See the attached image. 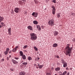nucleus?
Returning a JSON list of instances; mask_svg holds the SVG:
<instances>
[{
    "label": "nucleus",
    "instance_id": "nucleus-1",
    "mask_svg": "<svg viewBox=\"0 0 75 75\" xmlns=\"http://www.w3.org/2000/svg\"><path fill=\"white\" fill-rule=\"evenodd\" d=\"M72 49V47H70L69 46V45H68L66 47V55H69V57H70L71 55V51Z\"/></svg>",
    "mask_w": 75,
    "mask_h": 75
},
{
    "label": "nucleus",
    "instance_id": "nucleus-2",
    "mask_svg": "<svg viewBox=\"0 0 75 75\" xmlns=\"http://www.w3.org/2000/svg\"><path fill=\"white\" fill-rule=\"evenodd\" d=\"M30 39L31 40H36L37 39V36L34 33H32L30 34Z\"/></svg>",
    "mask_w": 75,
    "mask_h": 75
},
{
    "label": "nucleus",
    "instance_id": "nucleus-3",
    "mask_svg": "<svg viewBox=\"0 0 75 75\" xmlns=\"http://www.w3.org/2000/svg\"><path fill=\"white\" fill-rule=\"evenodd\" d=\"M48 24L49 25H54V20L51 19L48 22Z\"/></svg>",
    "mask_w": 75,
    "mask_h": 75
},
{
    "label": "nucleus",
    "instance_id": "nucleus-4",
    "mask_svg": "<svg viewBox=\"0 0 75 75\" xmlns=\"http://www.w3.org/2000/svg\"><path fill=\"white\" fill-rule=\"evenodd\" d=\"M52 14H55V11H56V9L55 7V6H52Z\"/></svg>",
    "mask_w": 75,
    "mask_h": 75
},
{
    "label": "nucleus",
    "instance_id": "nucleus-5",
    "mask_svg": "<svg viewBox=\"0 0 75 75\" xmlns=\"http://www.w3.org/2000/svg\"><path fill=\"white\" fill-rule=\"evenodd\" d=\"M14 11L16 13H18L19 12V8H15L14 9Z\"/></svg>",
    "mask_w": 75,
    "mask_h": 75
},
{
    "label": "nucleus",
    "instance_id": "nucleus-6",
    "mask_svg": "<svg viewBox=\"0 0 75 75\" xmlns=\"http://www.w3.org/2000/svg\"><path fill=\"white\" fill-rule=\"evenodd\" d=\"M8 34L9 35H11V28H8Z\"/></svg>",
    "mask_w": 75,
    "mask_h": 75
},
{
    "label": "nucleus",
    "instance_id": "nucleus-7",
    "mask_svg": "<svg viewBox=\"0 0 75 75\" xmlns=\"http://www.w3.org/2000/svg\"><path fill=\"white\" fill-rule=\"evenodd\" d=\"M36 27L38 29L39 31H41V27H40V25H36Z\"/></svg>",
    "mask_w": 75,
    "mask_h": 75
},
{
    "label": "nucleus",
    "instance_id": "nucleus-8",
    "mask_svg": "<svg viewBox=\"0 0 75 75\" xmlns=\"http://www.w3.org/2000/svg\"><path fill=\"white\" fill-rule=\"evenodd\" d=\"M18 46L16 47L14 49H13L12 50L13 52H16V51H17V48H18Z\"/></svg>",
    "mask_w": 75,
    "mask_h": 75
},
{
    "label": "nucleus",
    "instance_id": "nucleus-9",
    "mask_svg": "<svg viewBox=\"0 0 75 75\" xmlns=\"http://www.w3.org/2000/svg\"><path fill=\"white\" fill-rule=\"evenodd\" d=\"M28 28L29 30H33V27L31 26H29L27 27Z\"/></svg>",
    "mask_w": 75,
    "mask_h": 75
},
{
    "label": "nucleus",
    "instance_id": "nucleus-10",
    "mask_svg": "<svg viewBox=\"0 0 75 75\" xmlns=\"http://www.w3.org/2000/svg\"><path fill=\"white\" fill-rule=\"evenodd\" d=\"M54 36H56L57 35H58V32L57 31H55L54 32Z\"/></svg>",
    "mask_w": 75,
    "mask_h": 75
},
{
    "label": "nucleus",
    "instance_id": "nucleus-11",
    "mask_svg": "<svg viewBox=\"0 0 75 75\" xmlns=\"http://www.w3.org/2000/svg\"><path fill=\"white\" fill-rule=\"evenodd\" d=\"M67 67V62H65L63 64V67L64 68H66Z\"/></svg>",
    "mask_w": 75,
    "mask_h": 75
},
{
    "label": "nucleus",
    "instance_id": "nucleus-12",
    "mask_svg": "<svg viewBox=\"0 0 75 75\" xmlns=\"http://www.w3.org/2000/svg\"><path fill=\"white\" fill-rule=\"evenodd\" d=\"M25 72L24 71H21L20 72V74L21 75H24L25 74Z\"/></svg>",
    "mask_w": 75,
    "mask_h": 75
},
{
    "label": "nucleus",
    "instance_id": "nucleus-13",
    "mask_svg": "<svg viewBox=\"0 0 75 75\" xmlns=\"http://www.w3.org/2000/svg\"><path fill=\"white\" fill-rule=\"evenodd\" d=\"M60 69V68L58 67H57L56 68H55V71H59Z\"/></svg>",
    "mask_w": 75,
    "mask_h": 75
},
{
    "label": "nucleus",
    "instance_id": "nucleus-14",
    "mask_svg": "<svg viewBox=\"0 0 75 75\" xmlns=\"http://www.w3.org/2000/svg\"><path fill=\"white\" fill-rule=\"evenodd\" d=\"M58 46V44L57 43H54L53 45V47H57Z\"/></svg>",
    "mask_w": 75,
    "mask_h": 75
},
{
    "label": "nucleus",
    "instance_id": "nucleus-15",
    "mask_svg": "<svg viewBox=\"0 0 75 75\" xmlns=\"http://www.w3.org/2000/svg\"><path fill=\"white\" fill-rule=\"evenodd\" d=\"M12 61L13 64H16V63H17V61H16L14 59H12Z\"/></svg>",
    "mask_w": 75,
    "mask_h": 75
},
{
    "label": "nucleus",
    "instance_id": "nucleus-16",
    "mask_svg": "<svg viewBox=\"0 0 75 75\" xmlns=\"http://www.w3.org/2000/svg\"><path fill=\"white\" fill-rule=\"evenodd\" d=\"M22 58L23 59H26V57H25V55H23V56H22Z\"/></svg>",
    "mask_w": 75,
    "mask_h": 75
},
{
    "label": "nucleus",
    "instance_id": "nucleus-17",
    "mask_svg": "<svg viewBox=\"0 0 75 75\" xmlns=\"http://www.w3.org/2000/svg\"><path fill=\"white\" fill-rule=\"evenodd\" d=\"M33 23L34 24H36V25H37V24H38V22L36 21H34L33 22Z\"/></svg>",
    "mask_w": 75,
    "mask_h": 75
},
{
    "label": "nucleus",
    "instance_id": "nucleus-18",
    "mask_svg": "<svg viewBox=\"0 0 75 75\" xmlns=\"http://www.w3.org/2000/svg\"><path fill=\"white\" fill-rule=\"evenodd\" d=\"M3 20V18L0 16V22H1Z\"/></svg>",
    "mask_w": 75,
    "mask_h": 75
},
{
    "label": "nucleus",
    "instance_id": "nucleus-19",
    "mask_svg": "<svg viewBox=\"0 0 75 75\" xmlns=\"http://www.w3.org/2000/svg\"><path fill=\"white\" fill-rule=\"evenodd\" d=\"M37 16H38V13L37 12L35 13V15L34 16V17L35 18V17H37Z\"/></svg>",
    "mask_w": 75,
    "mask_h": 75
},
{
    "label": "nucleus",
    "instance_id": "nucleus-20",
    "mask_svg": "<svg viewBox=\"0 0 75 75\" xmlns=\"http://www.w3.org/2000/svg\"><path fill=\"white\" fill-rule=\"evenodd\" d=\"M61 63H62L63 64H64V63L65 62V61H64V59H62L61 61Z\"/></svg>",
    "mask_w": 75,
    "mask_h": 75
},
{
    "label": "nucleus",
    "instance_id": "nucleus-21",
    "mask_svg": "<svg viewBox=\"0 0 75 75\" xmlns=\"http://www.w3.org/2000/svg\"><path fill=\"white\" fill-rule=\"evenodd\" d=\"M38 66H39L40 69H41V68H42V67H43V66H44V65H38Z\"/></svg>",
    "mask_w": 75,
    "mask_h": 75
},
{
    "label": "nucleus",
    "instance_id": "nucleus-22",
    "mask_svg": "<svg viewBox=\"0 0 75 75\" xmlns=\"http://www.w3.org/2000/svg\"><path fill=\"white\" fill-rule=\"evenodd\" d=\"M28 58L29 61H30V60H32V58H31V57L30 56H28Z\"/></svg>",
    "mask_w": 75,
    "mask_h": 75
},
{
    "label": "nucleus",
    "instance_id": "nucleus-23",
    "mask_svg": "<svg viewBox=\"0 0 75 75\" xmlns=\"http://www.w3.org/2000/svg\"><path fill=\"white\" fill-rule=\"evenodd\" d=\"M20 53L21 54V56H23V53L22 51H20Z\"/></svg>",
    "mask_w": 75,
    "mask_h": 75
},
{
    "label": "nucleus",
    "instance_id": "nucleus-24",
    "mask_svg": "<svg viewBox=\"0 0 75 75\" xmlns=\"http://www.w3.org/2000/svg\"><path fill=\"white\" fill-rule=\"evenodd\" d=\"M67 71H65L63 73V75H65L66 74H67Z\"/></svg>",
    "mask_w": 75,
    "mask_h": 75
},
{
    "label": "nucleus",
    "instance_id": "nucleus-25",
    "mask_svg": "<svg viewBox=\"0 0 75 75\" xmlns=\"http://www.w3.org/2000/svg\"><path fill=\"white\" fill-rule=\"evenodd\" d=\"M8 52H7V51H5L4 52V53L5 55H7L8 54Z\"/></svg>",
    "mask_w": 75,
    "mask_h": 75
},
{
    "label": "nucleus",
    "instance_id": "nucleus-26",
    "mask_svg": "<svg viewBox=\"0 0 75 75\" xmlns=\"http://www.w3.org/2000/svg\"><path fill=\"white\" fill-rule=\"evenodd\" d=\"M28 47V46L27 45H25L24 46L23 48H24V49H25L26 48H27Z\"/></svg>",
    "mask_w": 75,
    "mask_h": 75
},
{
    "label": "nucleus",
    "instance_id": "nucleus-27",
    "mask_svg": "<svg viewBox=\"0 0 75 75\" xmlns=\"http://www.w3.org/2000/svg\"><path fill=\"white\" fill-rule=\"evenodd\" d=\"M34 49H35V50H36V51H38V48H37V47H36L35 46L34 47Z\"/></svg>",
    "mask_w": 75,
    "mask_h": 75
},
{
    "label": "nucleus",
    "instance_id": "nucleus-28",
    "mask_svg": "<svg viewBox=\"0 0 75 75\" xmlns=\"http://www.w3.org/2000/svg\"><path fill=\"white\" fill-rule=\"evenodd\" d=\"M6 51H7V52H8V51H9V50H10L9 49V48H6Z\"/></svg>",
    "mask_w": 75,
    "mask_h": 75
},
{
    "label": "nucleus",
    "instance_id": "nucleus-29",
    "mask_svg": "<svg viewBox=\"0 0 75 75\" xmlns=\"http://www.w3.org/2000/svg\"><path fill=\"white\" fill-rule=\"evenodd\" d=\"M23 65H26L27 64V62H23L22 63Z\"/></svg>",
    "mask_w": 75,
    "mask_h": 75
},
{
    "label": "nucleus",
    "instance_id": "nucleus-30",
    "mask_svg": "<svg viewBox=\"0 0 75 75\" xmlns=\"http://www.w3.org/2000/svg\"><path fill=\"white\" fill-rule=\"evenodd\" d=\"M71 14L72 16H74L75 15V13H71Z\"/></svg>",
    "mask_w": 75,
    "mask_h": 75
},
{
    "label": "nucleus",
    "instance_id": "nucleus-31",
    "mask_svg": "<svg viewBox=\"0 0 75 75\" xmlns=\"http://www.w3.org/2000/svg\"><path fill=\"white\" fill-rule=\"evenodd\" d=\"M57 17L58 18H59V17H60V15H59V14H57Z\"/></svg>",
    "mask_w": 75,
    "mask_h": 75
},
{
    "label": "nucleus",
    "instance_id": "nucleus-32",
    "mask_svg": "<svg viewBox=\"0 0 75 75\" xmlns=\"http://www.w3.org/2000/svg\"><path fill=\"white\" fill-rule=\"evenodd\" d=\"M46 74V75H51V74L50 73H47Z\"/></svg>",
    "mask_w": 75,
    "mask_h": 75
},
{
    "label": "nucleus",
    "instance_id": "nucleus-33",
    "mask_svg": "<svg viewBox=\"0 0 75 75\" xmlns=\"http://www.w3.org/2000/svg\"><path fill=\"white\" fill-rule=\"evenodd\" d=\"M52 2L54 3H56V0H53Z\"/></svg>",
    "mask_w": 75,
    "mask_h": 75
},
{
    "label": "nucleus",
    "instance_id": "nucleus-34",
    "mask_svg": "<svg viewBox=\"0 0 75 75\" xmlns=\"http://www.w3.org/2000/svg\"><path fill=\"white\" fill-rule=\"evenodd\" d=\"M35 12H33V13L32 14V16H34H34H35Z\"/></svg>",
    "mask_w": 75,
    "mask_h": 75
},
{
    "label": "nucleus",
    "instance_id": "nucleus-35",
    "mask_svg": "<svg viewBox=\"0 0 75 75\" xmlns=\"http://www.w3.org/2000/svg\"><path fill=\"white\" fill-rule=\"evenodd\" d=\"M13 13H14V11H13V10H12L11 11V13H12V14H13Z\"/></svg>",
    "mask_w": 75,
    "mask_h": 75
},
{
    "label": "nucleus",
    "instance_id": "nucleus-36",
    "mask_svg": "<svg viewBox=\"0 0 75 75\" xmlns=\"http://www.w3.org/2000/svg\"><path fill=\"white\" fill-rule=\"evenodd\" d=\"M41 27L42 28V29H43V28H44V26H41Z\"/></svg>",
    "mask_w": 75,
    "mask_h": 75
},
{
    "label": "nucleus",
    "instance_id": "nucleus-37",
    "mask_svg": "<svg viewBox=\"0 0 75 75\" xmlns=\"http://www.w3.org/2000/svg\"><path fill=\"white\" fill-rule=\"evenodd\" d=\"M67 75H69V72H68L67 73Z\"/></svg>",
    "mask_w": 75,
    "mask_h": 75
},
{
    "label": "nucleus",
    "instance_id": "nucleus-38",
    "mask_svg": "<svg viewBox=\"0 0 75 75\" xmlns=\"http://www.w3.org/2000/svg\"><path fill=\"white\" fill-rule=\"evenodd\" d=\"M4 59H1V61H4Z\"/></svg>",
    "mask_w": 75,
    "mask_h": 75
},
{
    "label": "nucleus",
    "instance_id": "nucleus-39",
    "mask_svg": "<svg viewBox=\"0 0 75 75\" xmlns=\"http://www.w3.org/2000/svg\"><path fill=\"white\" fill-rule=\"evenodd\" d=\"M62 73L61 71H59V74H62Z\"/></svg>",
    "mask_w": 75,
    "mask_h": 75
},
{
    "label": "nucleus",
    "instance_id": "nucleus-40",
    "mask_svg": "<svg viewBox=\"0 0 75 75\" xmlns=\"http://www.w3.org/2000/svg\"><path fill=\"white\" fill-rule=\"evenodd\" d=\"M1 25H3V24H4V23H1Z\"/></svg>",
    "mask_w": 75,
    "mask_h": 75
},
{
    "label": "nucleus",
    "instance_id": "nucleus-41",
    "mask_svg": "<svg viewBox=\"0 0 75 75\" xmlns=\"http://www.w3.org/2000/svg\"><path fill=\"white\" fill-rule=\"evenodd\" d=\"M11 50H10L9 52V54H10L11 53Z\"/></svg>",
    "mask_w": 75,
    "mask_h": 75
},
{
    "label": "nucleus",
    "instance_id": "nucleus-42",
    "mask_svg": "<svg viewBox=\"0 0 75 75\" xmlns=\"http://www.w3.org/2000/svg\"><path fill=\"white\" fill-rule=\"evenodd\" d=\"M57 58H59V57L58 56H57L56 57Z\"/></svg>",
    "mask_w": 75,
    "mask_h": 75
},
{
    "label": "nucleus",
    "instance_id": "nucleus-43",
    "mask_svg": "<svg viewBox=\"0 0 75 75\" xmlns=\"http://www.w3.org/2000/svg\"><path fill=\"white\" fill-rule=\"evenodd\" d=\"M24 14H27V12H25Z\"/></svg>",
    "mask_w": 75,
    "mask_h": 75
},
{
    "label": "nucleus",
    "instance_id": "nucleus-44",
    "mask_svg": "<svg viewBox=\"0 0 75 75\" xmlns=\"http://www.w3.org/2000/svg\"><path fill=\"white\" fill-rule=\"evenodd\" d=\"M24 2H25V0H22Z\"/></svg>",
    "mask_w": 75,
    "mask_h": 75
},
{
    "label": "nucleus",
    "instance_id": "nucleus-45",
    "mask_svg": "<svg viewBox=\"0 0 75 75\" xmlns=\"http://www.w3.org/2000/svg\"><path fill=\"white\" fill-rule=\"evenodd\" d=\"M52 70H54V68L53 67H52Z\"/></svg>",
    "mask_w": 75,
    "mask_h": 75
},
{
    "label": "nucleus",
    "instance_id": "nucleus-46",
    "mask_svg": "<svg viewBox=\"0 0 75 75\" xmlns=\"http://www.w3.org/2000/svg\"><path fill=\"white\" fill-rule=\"evenodd\" d=\"M6 59H7V60H8V57H7Z\"/></svg>",
    "mask_w": 75,
    "mask_h": 75
},
{
    "label": "nucleus",
    "instance_id": "nucleus-47",
    "mask_svg": "<svg viewBox=\"0 0 75 75\" xmlns=\"http://www.w3.org/2000/svg\"><path fill=\"white\" fill-rule=\"evenodd\" d=\"M2 56H1V54H0V57H1Z\"/></svg>",
    "mask_w": 75,
    "mask_h": 75
},
{
    "label": "nucleus",
    "instance_id": "nucleus-48",
    "mask_svg": "<svg viewBox=\"0 0 75 75\" xmlns=\"http://www.w3.org/2000/svg\"><path fill=\"white\" fill-rule=\"evenodd\" d=\"M15 59H18V58H15Z\"/></svg>",
    "mask_w": 75,
    "mask_h": 75
},
{
    "label": "nucleus",
    "instance_id": "nucleus-49",
    "mask_svg": "<svg viewBox=\"0 0 75 75\" xmlns=\"http://www.w3.org/2000/svg\"><path fill=\"white\" fill-rule=\"evenodd\" d=\"M11 71H13V69H11Z\"/></svg>",
    "mask_w": 75,
    "mask_h": 75
},
{
    "label": "nucleus",
    "instance_id": "nucleus-50",
    "mask_svg": "<svg viewBox=\"0 0 75 75\" xmlns=\"http://www.w3.org/2000/svg\"><path fill=\"white\" fill-rule=\"evenodd\" d=\"M34 65H35V66H37V65L36 64H34Z\"/></svg>",
    "mask_w": 75,
    "mask_h": 75
},
{
    "label": "nucleus",
    "instance_id": "nucleus-51",
    "mask_svg": "<svg viewBox=\"0 0 75 75\" xmlns=\"http://www.w3.org/2000/svg\"><path fill=\"white\" fill-rule=\"evenodd\" d=\"M11 55H9V58H11Z\"/></svg>",
    "mask_w": 75,
    "mask_h": 75
},
{
    "label": "nucleus",
    "instance_id": "nucleus-52",
    "mask_svg": "<svg viewBox=\"0 0 75 75\" xmlns=\"http://www.w3.org/2000/svg\"><path fill=\"white\" fill-rule=\"evenodd\" d=\"M1 27V26L0 25V28Z\"/></svg>",
    "mask_w": 75,
    "mask_h": 75
},
{
    "label": "nucleus",
    "instance_id": "nucleus-53",
    "mask_svg": "<svg viewBox=\"0 0 75 75\" xmlns=\"http://www.w3.org/2000/svg\"><path fill=\"white\" fill-rule=\"evenodd\" d=\"M74 41H75V38H74Z\"/></svg>",
    "mask_w": 75,
    "mask_h": 75
},
{
    "label": "nucleus",
    "instance_id": "nucleus-54",
    "mask_svg": "<svg viewBox=\"0 0 75 75\" xmlns=\"http://www.w3.org/2000/svg\"><path fill=\"white\" fill-rule=\"evenodd\" d=\"M38 60L40 59V58H38Z\"/></svg>",
    "mask_w": 75,
    "mask_h": 75
},
{
    "label": "nucleus",
    "instance_id": "nucleus-55",
    "mask_svg": "<svg viewBox=\"0 0 75 75\" xmlns=\"http://www.w3.org/2000/svg\"><path fill=\"white\" fill-rule=\"evenodd\" d=\"M35 3H37V2L35 1Z\"/></svg>",
    "mask_w": 75,
    "mask_h": 75
},
{
    "label": "nucleus",
    "instance_id": "nucleus-56",
    "mask_svg": "<svg viewBox=\"0 0 75 75\" xmlns=\"http://www.w3.org/2000/svg\"><path fill=\"white\" fill-rule=\"evenodd\" d=\"M0 42H1V40H0Z\"/></svg>",
    "mask_w": 75,
    "mask_h": 75
},
{
    "label": "nucleus",
    "instance_id": "nucleus-57",
    "mask_svg": "<svg viewBox=\"0 0 75 75\" xmlns=\"http://www.w3.org/2000/svg\"><path fill=\"white\" fill-rule=\"evenodd\" d=\"M2 27H3V26H4V25H3L2 26Z\"/></svg>",
    "mask_w": 75,
    "mask_h": 75
},
{
    "label": "nucleus",
    "instance_id": "nucleus-58",
    "mask_svg": "<svg viewBox=\"0 0 75 75\" xmlns=\"http://www.w3.org/2000/svg\"><path fill=\"white\" fill-rule=\"evenodd\" d=\"M40 65V64H38V65Z\"/></svg>",
    "mask_w": 75,
    "mask_h": 75
},
{
    "label": "nucleus",
    "instance_id": "nucleus-59",
    "mask_svg": "<svg viewBox=\"0 0 75 75\" xmlns=\"http://www.w3.org/2000/svg\"><path fill=\"white\" fill-rule=\"evenodd\" d=\"M67 68V69L68 68Z\"/></svg>",
    "mask_w": 75,
    "mask_h": 75
},
{
    "label": "nucleus",
    "instance_id": "nucleus-60",
    "mask_svg": "<svg viewBox=\"0 0 75 75\" xmlns=\"http://www.w3.org/2000/svg\"><path fill=\"white\" fill-rule=\"evenodd\" d=\"M37 68H38V67H37Z\"/></svg>",
    "mask_w": 75,
    "mask_h": 75
}]
</instances>
